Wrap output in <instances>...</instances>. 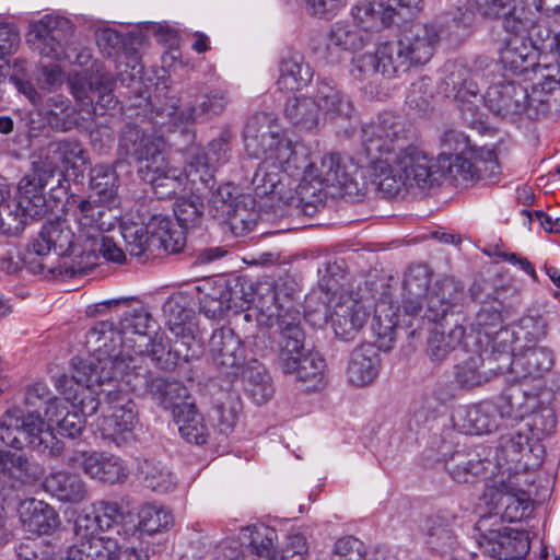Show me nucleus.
I'll return each instance as SVG.
<instances>
[{
  "instance_id": "nucleus-4",
  "label": "nucleus",
  "mask_w": 560,
  "mask_h": 560,
  "mask_svg": "<svg viewBox=\"0 0 560 560\" xmlns=\"http://www.w3.org/2000/svg\"><path fill=\"white\" fill-rule=\"evenodd\" d=\"M121 328L118 330L114 323L108 320L98 322L86 334V342L93 348V353L86 359L75 358L73 364H78V377L86 381V371L101 372L100 377L118 378L124 372L120 364L130 365L135 358L129 354L132 348V339L125 340Z\"/></svg>"
},
{
  "instance_id": "nucleus-59",
  "label": "nucleus",
  "mask_w": 560,
  "mask_h": 560,
  "mask_svg": "<svg viewBox=\"0 0 560 560\" xmlns=\"http://www.w3.org/2000/svg\"><path fill=\"white\" fill-rule=\"evenodd\" d=\"M211 161L207 153H203L199 148L191 147L187 152V163L183 172V179L189 180L196 190L200 191L198 185L209 188V183L213 179L210 166Z\"/></svg>"
},
{
  "instance_id": "nucleus-34",
  "label": "nucleus",
  "mask_w": 560,
  "mask_h": 560,
  "mask_svg": "<svg viewBox=\"0 0 560 560\" xmlns=\"http://www.w3.org/2000/svg\"><path fill=\"white\" fill-rule=\"evenodd\" d=\"M152 252L163 250L167 254L179 253L185 244V231L167 215L155 214L147 223Z\"/></svg>"
},
{
  "instance_id": "nucleus-52",
  "label": "nucleus",
  "mask_w": 560,
  "mask_h": 560,
  "mask_svg": "<svg viewBox=\"0 0 560 560\" xmlns=\"http://www.w3.org/2000/svg\"><path fill=\"white\" fill-rule=\"evenodd\" d=\"M316 101L319 113L349 117L353 110L352 103L336 85L328 80L317 82Z\"/></svg>"
},
{
  "instance_id": "nucleus-15",
  "label": "nucleus",
  "mask_w": 560,
  "mask_h": 560,
  "mask_svg": "<svg viewBox=\"0 0 560 560\" xmlns=\"http://www.w3.org/2000/svg\"><path fill=\"white\" fill-rule=\"evenodd\" d=\"M71 94L82 110L98 114V109H109L116 105L113 95L115 85L109 73L88 75L85 72H73L68 77Z\"/></svg>"
},
{
  "instance_id": "nucleus-23",
  "label": "nucleus",
  "mask_w": 560,
  "mask_h": 560,
  "mask_svg": "<svg viewBox=\"0 0 560 560\" xmlns=\"http://www.w3.org/2000/svg\"><path fill=\"white\" fill-rule=\"evenodd\" d=\"M164 148H159L156 153L143 160L139 167L140 177L154 189L159 198H166L175 195L182 185L183 172L170 162L163 154Z\"/></svg>"
},
{
  "instance_id": "nucleus-43",
  "label": "nucleus",
  "mask_w": 560,
  "mask_h": 560,
  "mask_svg": "<svg viewBox=\"0 0 560 560\" xmlns=\"http://www.w3.org/2000/svg\"><path fill=\"white\" fill-rule=\"evenodd\" d=\"M284 117L299 131H314L320 126L323 114L313 97L298 96L287 101Z\"/></svg>"
},
{
  "instance_id": "nucleus-21",
  "label": "nucleus",
  "mask_w": 560,
  "mask_h": 560,
  "mask_svg": "<svg viewBox=\"0 0 560 560\" xmlns=\"http://www.w3.org/2000/svg\"><path fill=\"white\" fill-rule=\"evenodd\" d=\"M68 464L81 468L85 475L104 483L124 482L128 469L124 460L115 455L98 452H74Z\"/></svg>"
},
{
  "instance_id": "nucleus-42",
  "label": "nucleus",
  "mask_w": 560,
  "mask_h": 560,
  "mask_svg": "<svg viewBox=\"0 0 560 560\" xmlns=\"http://www.w3.org/2000/svg\"><path fill=\"white\" fill-rule=\"evenodd\" d=\"M20 517L28 532L39 535H47L59 525V517L54 508L35 499L21 504Z\"/></svg>"
},
{
  "instance_id": "nucleus-53",
  "label": "nucleus",
  "mask_w": 560,
  "mask_h": 560,
  "mask_svg": "<svg viewBox=\"0 0 560 560\" xmlns=\"http://www.w3.org/2000/svg\"><path fill=\"white\" fill-rule=\"evenodd\" d=\"M375 54L380 61L381 74L384 78L399 77L412 67L399 39L381 44Z\"/></svg>"
},
{
  "instance_id": "nucleus-28",
  "label": "nucleus",
  "mask_w": 560,
  "mask_h": 560,
  "mask_svg": "<svg viewBox=\"0 0 560 560\" xmlns=\"http://www.w3.org/2000/svg\"><path fill=\"white\" fill-rule=\"evenodd\" d=\"M31 243L32 253H35L40 261L51 250L59 256L77 253L75 235L66 220L46 223Z\"/></svg>"
},
{
  "instance_id": "nucleus-48",
  "label": "nucleus",
  "mask_w": 560,
  "mask_h": 560,
  "mask_svg": "<svg viewBox=\"0 0 560 560\" xmlns=\"http://www.w3.org/2000/svg\"><path fill=\"white\" fill-rule=\"evenodd\" d=\"M26 267L34 275L45 273L46 266L32 253V243L27 246L25 253L14 243H7L0 247V270L7 275H15Z\"/></svg>"
},
{
  "instance_id": "nucleus-10",
  "label": "nucleus",
  "mask_w": 560,
  "mask_h": 560,
  "mask_svg": "<svg viewBox=\"0 0 560 560\" xmlns=\"http://www.w3.org/2000/svg\"><path fill=\"white\" fill-rule=\"evenodd\" d=\"M493 516H482L476 524L480 533L477 542L480 551L493 559L511 560L526 556L530 549L528 535L518 529H514L500 524L492 527ZM497 521V517L494 516Z\"/></svg>"
},
{
  "instance_id": "nucleus-31",
  "label": "nucleus",
  "mask_w": 560,
  "mask_h": 560,
  "mask_svg": "<svg viewBox=\"0 0 560 560\" xmlns=\"http://www.w3.org/2000/svg\"><path fill=\"white\" fill-rule=\"evenodd\" d=\"M491 460L468 448L455 450L444 459V467L451 478L458 483H472L490 476Z\"/></svg>"
},
{
  "instance_id": "nucleus-18",
  "label": "nucleus",
  "mask_w": 560,
  "mask_h": 560,
  "mask_svg": "<svg viewBox=\"0 0 560 560\" xmlns=\"http://www.w3.org/2000/svg\"><path fill=\"white\" fill-rule=\"evenodd\" d=\"M208 360L219 374L238 376L245 363V348L240 337L228 327L215 329L209 340Z\"/></svg>"
},
{
  "instance_id": "nucleus-54",
  "label": "nucleus",
  "mask_w": 560,
  "mask_h": 560,
  "mask_svg": "<svg viewBox=\"0 0 560 560\" xmlns=\"http://www.w3.org/2000/svg\"><path fill=\"white\" fill-rule=\"evenodd\" d=\"M509 315L510 307L505 306L502 301L497 298L488 299L482 302L471 322V329L479 334L483 332L486 336H490L493 329L501 327Z\"/></svg>"
},
{
  "instance_id": "nucleus-32",
  "label": "nucleus",
  "mask_w": 560,
  "mask_h": 560,
  "mask_svg": "<svg viewBox=\"0 0 560 560\" xmlns=\"http://www.w3.org/2000/svg\"><path fill=\"white\" fill-rule=\"evenodd\" d=\"M77 221L81 236L97 241L114 229L118 217L115 210L102 203L82 200L78 207Z\"/></svg>"
},
{
  "instance_id": "nucleus-57",
  "label": "nucleus",
  "mask_w": 560,
  "mask_h": 560,
  "mask_svg": "<svg viewBox=\"0 0 560 560\" xmlns=\"http://www.w3.org/2000/svg\"><path fill=\"white\" fill-rule=\"evenodd\" d=\"M296 366L287 374H295L296 378L305 384L307 389H319L324 385L326 362L318 352H308L296 360Z\"/></svg>"
},
{
  "instance_id": "nucleus-27",
  "label": "nucleus",
  "mask_w": 560,
  "mask_h": 560,
  "mask_svg": "<svg viewBox=\"0 0 560 560\" xmlns=\"http://www.w3.org/2000/svg\"><path fill=\"white\" fill-rule=\"evenodd\" d=\"M230 102L225 89H212L199 96L196 104L177 113L173 117L174 131L190 136L189 126L196 121H203L221 115Z\"/></svg>"
},
{
  "instance_id": "nucleus-25",
  "label": "nucleus",
  "mask_w": 560,
  "mask_h": 560,
  "mask_svg": "<svg viewBox=\"0 0 560 560\" xmlns=\"http://www.w3.org/2000/svg\"><path fill=\"white\" fill-rule=\"evenodd\" d=\"M70 30L68 20L59 16L45 15L31 25L33 45L42 56L54 60L65 59L66 31Z\"/></svg>"
},
{
  "instance_id": "nucleus-61",
  "label": "nucleus",
  "mask_w": 560,
  "mask_h": 560,
  "mask_svg": "<svg viewBox=\"0 0 560 560\" xmlns=\"http://www.w3.org/2000/svg\"><path fill=\"white\" fill-rule=\"evenodd\" d=\"M243 536L249 538L248 549L252 555L259 558L270 560L275 559L278 555L276 540L278 538L277 532L268 526H254L243 529Z\"/></svg>"
},
{
  "instance_id": "nucleus-44",
  "label": "nucleus",
  "mask_w": 560,
  "mask_h": 560,
  "mask_svg": "<svg viewBox=\"0 0 560 560\" xmlns=\"http://www.w3.org/2000/svg\"><path fill=\"white\" fill-rule=\"evenodd\" d=\"M44 486L59 501L67 503H80L88 495V488L82 478L68 471L50 474L45 479Z\"/></svg>"
},
{
  "instance_id": "nucleus-40",
  "label": "nucleus",
  "mask_w": 560,
  "mask_h": 560,
  "mask_svg": "<svg viewBox=\"0 0 560 560\" xmlns=\"http://www.w3.org/2000/svg\"><path fill=\"white\" fill-rule=\"evenodd\" d=\"M313 70L296 51H289L279 62L277 86L282 91H299L306 86L313 78Z\"/></svg>"
},
{
  "instance_id": "nucleus-62",
  "label": "nucleus",
  "mask_w": 560,
  "mask_h": 560,
  "mask_svg": "<svg viewBox=\"0 0 560 560\" xmlns=\"http://www.w3.org/2000/svg\"><path fill=\"white\" fill-rule=\"evenodd\" d=\"M253 203L254 201L249 196H244L232 208L229 215H225L222 220L230 225L235 235H244L255 228L258 213L255 211Z\"/></svg>"
},
{
  "instance_id": "nucleus-64",
  "label": "nucleus",
  "mask_w": 560,
  "mask_h": 560,
  "mask_svg": "<svg viewBox=\"0 0 560 560\" xmlns=\"http://www.w3.org/2000/svg\"><path fill=\"white\" fill-rule=\"evenodd\" d=\"M90 188L98 197L100 201L113 200L118 190V176L115 170L107 165H95L92 167L90 172Z\"/></svg>"
},
{
  "instance_id": "nucleus-46",
  "label": "nucleus",
  "mask_w": 560,
  "mask_h": 560,
  "mask_svg": "<svg viewBox=\"0 0 560 560\" xmlns=\"http://www.w3.org/2000/svg\"><path fill=\"white\" fill-rule=\"evenodd\" d=\"M505 372L504 368L491 366L486 369V361L481 354L471 355L455 366V382L462 388L471 389L490 382L497 374Z\"/></svg>"
},
{
  "instance_id": "nucleus-16",
  "label": "nucleus",
  "mask_w": 560,
  "mask_h": 560,
  "mask_svg": "<svg viewBox=\"0 0 560 560\" xmlns=\"http://www.w3.org/2000/svg\"><path fill=\"white\" fill-rule=\"evenodd\" d=\"M512 406L504 399L485 400L471 406L460 407L453 415L455 428L464 434L479 435L490 433L499 427V419L511 417Z\"/></svg>"
},
{
  "instance_id": "nucleus-13",
  "label": "nucleus",
  "mask_w": 560,
  "mask_h": 560,
  "mask_svg": "<svg viewBox=\"0 0 560 560\" xmlns=\"http://www.w3.org/2000/svg\"><path fill=\"white\" fill-rule=\"evenodd\" d=\"M459 9L471 13L472 19L479 13L487 20H502L506 33H526L535 26L534 13L525 7L524 0H475L455 10Z\"/></svg>"
},
{
  "instance_id": "nucleus-14",
  "label": "nucleus",
  "mask_w": 560,
  "mask_h": 560,
  "mask_svg": "<svg viewBox=\"0 0 560 560\" xmlns=\"http://www.w3.org/2000/svg\"><path fill=\"white\" fill-rule=\"evenodd\" d=\"M78 364H73V374L61 375L56 386L65 396L62 399L67 401L71 408L78 410L84 418L95 415L100 406L98 395L94 386H103L105 384L117 383V378H105L101 376L98 371H86V381L78 377Z\"/></svg>"
},
{
  "instance_id": "nucleus-39",
  "label": "nucleus",
  "mask_w": 560,
  "mask_h": 560,
  "mask_svg": "<svg viewBox=\"0 0 560 560\" xmlns=\"http://www.w3.org/2000/svg\"><path fill=\"white\" fill-rule=\"evenodd\" d=\"M380 370V357L374 346L366 343L357 347L350 357L347 369L348 380L355 386L371 384Z\"/></svg>"
},
{
  "instance_id": "nucleus-33",
  "label": "nucleus",
  "mask_w": 560,
  "mask_h": 560,
  "mask_svg": "<svg viewBox=\"0 0 560 560\" xmlns=\"http://www.w3.org/2000/svg\"><path fill=\"white\" fill-rule=\"evenodd\" d=\"M38 162L43 166L51 168V176L55 177L60 165L66 170H73L74 174L83 172V166L88 163V152L77 140H60L51 142Z\"/></svg>"
},
{
  "instance_id": "nucleus-37",
  "label": "nucleus",
  "mask_w": 560,
  "mask_h": 560,
  "mask_svg": "<svg viewBox=\"0 0 560 560\" xmlns=\"http://www.w3.org/2000/svg\"><path fill=\"white\" fill-rule=\"evenodd\" d=\"M159 148H164L163 138L147 133L138 126L128 125L120 133L119 153L138 162H143L149 155L156 153Z\"/></svg>"
},
{
  "instance_id": "nucleus-20",
  "label": "nucleus",
  "mask_w": 560,
  "mask_h": 560,
  "mask_svg": "<svg viewBox=\"0 0 560 560\" xmlns=\"http://www.w3.org/2000/svg\"><path fill=\"white\" fill-rule=\"evenodd\" d=\"M51 168L43 166L38 161L33 163V172L21 178L14 199L28 213L31 219L44 218L52 210V202L45 196V189L52 179Z\"/></svg>"
},
{
  "instance_id": "nucleus-58",
  "label": "nucleus",
  "mask_w": 560,
  "mask_h": 560,
  "mask_svg": "<svg viewBox=\"0 0 560 560\" xmlns=\"http://www.w3.org/2000/svg\"><path fill=\"white\" fill-rule=\"evenodd\" d=\"M119 233L125 242L126 252L131 256L141 257L153 255L150 233L147 224L139 222L120 221Z\"/></svg>"
},
{
  "instance_id": "nucleus-38",
  "label": "nucleus",
  "mask_w": 560,
  "mask_h": 560,
  "mask_svg": "<svg viewBox=\"0 0 560 560\" xmlns=\"http://www.w3.org/2000/svg\"><path fill=\"white\" fill-rule=\"evenodd\" d=\"M431 271L428 266L415 264L408 268L404 279L405 299L404 313L408 316H418L423 310L422 299L431 288Z\"/></svg>"
},
{
  "instance_id": "nucleus-60",
  "label": "nucleus",
  "mask_w": 560,
  "mask_h": 560,
  "mask_svg": "<svg viewBox=\"0 0 560 560\" xmlns=\"http://www.w3.org/2000/svg\"><path fill=\"white\" fill-rule=\"evenodd\" d=\"M465 327L455 325L447 332L434 329L429 338L428 353L433 361H443L462 342Z\"/></svg>"
},
{
  "instance_id": "nucleus-2",
  "label": "nucleus",
  "mask_w": 560,
  "mask_h": 560,
  "mask_svg": "<svg viewBox=\"0 0 560 560\" xmlns=\"http://www.w3.org/2000/svg\"><path fill=\"white\" fill-rule=\"evenodd\" d=\"M244 147L247 154L262 159L252 184L257 197L269 195L285 197V179L300 178L307 165V148L293 142L266 115L252 117L244 129Z\"/></svg>"
},
{
  "instance_id": "nucleus-41",
  "label": "nucleus",
  "mask_w": 560,
  "mask_h": 560,
  "mask_svg": "<svg viewBox=\"0 0 560 560\" xmlns=\"http://www.w3.org/2000/svg\"><path fill=\"white\" fill-rule=\"evenodd\" d=\"M388 12L385 2L363 0L351 8L350 16L354 28L369 36L392 26Z\"/></svg>"
},
{
  "instance_id": "nucleus-1",
  "label": "nucleus",
  "mask_w": 560,
  "mask_h": 560,
  "mask_svg": "<svg viewBox=\"0 0 560 560\" xmlns=\"http://www.w3.org/2000/svg\"><path fill=\"white\" fill-rule=\"evenodd\" d=\"M408 133L405 120L392 112L362 127V147L371 159L369 177L385 198L405 188H431L436 180L432 158L411 143Z\"/></svg>"
},
{
  "instance_id": "nucleus-22",
  "label": "nucleus",
  "mask_w": 560,
  "mask_h": 560,
  "mask_svg": "<svg viewBox=\"0 0 560 560\" xmlns=\"http://www.w3.org/2000/svg\"><path fill=\"white\" fill-rule=\"evenodd\" d=\"M487 108L497 116L509 118L525 113L528 93L522 85L506 80L492 83L481 96Z\"/></svg>"
},
{
  "instance_id": "nucleus-5",
  "label": "nucleus",
  "mask_w": 560,
  "mask_h": 560,
  "mask_svg": "<svg viewBox=\"0 0 560 560\" xmlns=\"http://www.w3.org/2000/svg\"><path fill=\"white\" fill-rule=\"evenodd\" d=\"M25 412L22 406L8 409L0 418V440L15 450L30 447L39 454L58 457L63 443L58 440L42 415Z\"/></svg>"
},
{
  "instance_id": "nucleus-24",
  "label": "nucleus",
  "mask_w": 560,
  "mask_h": 560,
  "mask_svg": "<svg viewBox=\"0 0 560 560\" xmlns=\"http://www.w3.org/2000/svg\"><path fill=\"white\" fill-rule=\"evenodd\" d=\"M464 293V285L453 277L436 279L422 299L423 310L419 316L430 322H440L457 304Z\"/></svg>"
},
{
  "instance_id": "nucleus-50",
  "label": "nucleus",
  "mask_w": 560,
  "mask_h": 560,
  "mask_svg": "<svg viewBox=\"0 0 560 560\" xmlns=\"http://www.w3.org/2000/svg\"><path fill=\"white\" fill-rule=\"evenodd\" d=\"M399 307L387 298H382L374 308L372 329L381 340L380 348L389 349L399 324Z\"/></svg>"
},
{
  "instance_id": "nucleus-7",
  "label": "nucleus",
  "mask_w": 560,
  "mask_h": 560,
  "mask_svg": "<svg viewBox=\"0 0 560 560\" xmlns=\"http://www.w3.org/2000/svg\"><path fill=\"white\" fill-rule=\"evenodd\" d=\"M352 162L339 153H328L322 158L320 167L317 170L307 159L305 171L295 187L299 201L306 207L315 208L325 197V187L339 188L343 194L351 195L357 189Z\"/></svg>"
},
{
  "instance_id": "nucleus-17",
  "label": "nucleus",
  "mask_w": 560,
  "mask_h": 560,
  "mask_svg": "<svg viewBox=\"0 0 560 560\" xmlns=\"http://www.w3.org/2000/svg\"><path fill=\"white\" fill-rule=\"evenodd\" d=\"M520 474L494 480L485 493L495 508H503L501 518L514 523L527 517L532 512V500L520 483Z\"/></svg>"
},
{
  "instance_id": "nucleus-55",
  "label": "nucleus",
  "mask_w": 560,
  "mask_h": 560,
  "mask_svg": "<svg viewBox=\"0 0 560 560\" xmlns=\"http://www.w3.org/2000/svg\"><path fill=\"white\" fill-rule=\"evenodd\" d=\"M132 350L135 354L132 357H142L144 365H147V358H150L158 368L167 370L175 364L177 359L173 347L171 348L168 342L162 337L150 339L142 342L133 341Z\"/></svg>"
},
{
  "instance_id": "nucleus-49",
  "label": "nucleus",
  "mask_w": 560,
  "mask_h": 560,
  "mask_svg": "<svg viewBox=\"0 0 560 560\" xmlns=\"http://www.w3.org/2000/svg\"><path fill=\"white\" fill-rule=\"evenodd\" d=\"M45 417L48 424L55 423L61 435L74 439L79 436L84 428L85 418L74 408L65 401L55 400L45 409Z\"/></svg>"
},
{
  "instance_id": "nucleus-9",
  "label": "nucleus",
  "mask_w": 560,
  "mask_h": 560,
  "mask_svg": "<svg viewBox=\"0 0 560 560\" xmlns=\"http://www.w3.org/2000/svg\"><path fill=\"white\" fill-rule=\"evenodd\" d=\"M124 372L117 378L118 386H125L139 396H151L163 408L168 409L176 405L174 400L182 396L186 389L177 382L154 375L142 357H135L130 365L120 364Z\"/></svg>"
},
{
  "instance_id": "nucleus-6",
  "label": "nucleus",
  "mask_w": 560,
  "mask_h": 560,
  "mask_svg": "<svg viewBox=\"0 0 560 560\" xmlns=\"http://www.w3.org/2000/svg\"><path fill=\"white\" fill-rule=\"evenodd\" d=\"M471 25V13L462 12L460 9L451 10L433 22L415 25L398 39L412 67L425 65L432 58L441 38H458Z\"/></svg>"
},
{
  "instance_id": "nucleus-56",
  "label": "nucleus",
  "mask_w": 560,
  "mask_h": 560,
  "mask_svg": "<svg viewBox=\"0 0 560 560\" xmlns=\"http://www.w3.org/2000/svg\"><path fill=\"white\" fill-rule=\"evenodd\" d=\"M139 474L147 488L160 493L170 492L176 486V478L172 471L155 459H143L139 466Z\"/></svg>"
},
{
  "instance_id": "nucleus-47",
  "label": "nucleus",
  "mask_w": 560,
  "mask_h": 560,
  "mask_svg": "<svg viewBox=\"0 0 560 560\" xmlns=\"http://www.w3.org/2000/svg\"><path fill=\"white\" fill-rule=\"evenodd\" d=\"M172 411L178 431L187 442L197 445L206 443L207 428L201 413L198 412L194 404H177Z\"/></svg>"
},
{
  "instance_id": "nucleus-3",
  "label": "nucleus",
  "mask_w": 560,
  "mask_h": 560,
  "mask_svg": "<svg viewBox=\"0 0 560 560\" xmlns=\"http://www.w3.org/2000/svg\"><path fill=\"white\" fill-rule=\"evenodd\" d=\"M255 306L258 311L257 322L273 328L277 352V365L283 373L296 366V360L305 353V334L301 327V313L293 306L292 300L281 303L276 288L268 285L265 292L257 293Z\"/></svg>"
},
{
  "instance_id": "nucleus-51",
  "label": "nucleus",
  "mask_w": 560,
  "mask_h": 560,
  "mask_svg": "<svg viewBox=\"0 0 560 560\" xmlns=\"http://www.w3.org/2000/svg\"><path fill=\"white\" fill-rule=\"evenodd\" d=\"M244 386L247 395L257 405L266 404L275 394L270 374L257 360L248 362L244 370Z\"/></svg>"
},
{
  "instance_id": "nucleus-63",
  "label": "nucleus",
  "mask_w": 560,
  "mask_h": 560,
  "mask_svg": "<svg viewBox=\"0 0 560 560\" xmlns=\"http://www.w3.org/2000/svg\"><path fill=\"white\" fill-rule=\"evenodd\" d=\"M153 319L148 308L141 303L128 306L121 314L119 327L125 335L139 336L140 341L147 340V332L152 328Z\"/></svg>"
},
{
  "instance_id": "nucleus-12",
  "label": "nucleus",
  "mask_w": 560,
  "mask_h": 560,
  "mask_svg": "<svg viewBox=\"0 0 560 560\" xmlns=\"http://www.w3.org/2000/svg\"><path fill=\"white\" fill-rule=\"evenodd\" d=\"M472 71L462 60H448L441 68L440 90L446 97L454 98L464 115L469 114L474 119L479 112L481 95Z\"/></svg>"
},
{
  "instance_id": "nucleus-45",
  "label": "nucleus",
  "mask_w": 560,
  "mask_h": 560,
  "mask_svg": "<svg viewBox=\"0 0 560 560\" xmlns=\"http://www.w3.org/2000/svg\"><path fill=\"white\" fill-rule=\"evenodd\" d=\"M0 472L21 486H34L43 478L45 470L33 458L9 452L0 466Z\"/></svg>"
},
{
  "instance_id": "nucleus-8",
  "label": "nucleus",
  "mask_w": 560,
  "mask_h": 560,
  "mask_svg": "<svg viewBox=\"0 0 560 560\" xmlns=\"http://www.w3.org/2000/svg\"><path fill=\"white\" fill-rule=\"evenodd\" d=\"M96 514H80L74 522L75 542L70 546L71 560H117L121 555L117 535H105Z\"/></svg>"
},
{
  "instance_id": "nucleus-36",
  "label": "nucleus",
  "mask_w": 560,
  "mask_h": 560,
  "mask_svg": "<svg viewBox=\"0 0 560 560\" xmlns=\"http://www.w3.org/2000/svg\"><path fill=\"white\" fill-rule=\"evenodd\" d=\"M443 145L455 159L450 163V172L455 179L476 183V170L474 152L469 158L465 154L469 149L468 138L459 131L448 130L443 136Z\"/></svg>"
},
{
  "instance_id": "nucleus-11",
  "label": "nucleus",
  "mask_w": 560,
  "mask_h": 560,
  "mask_svg": "<svg viewBox=\"0 0 560 560\" xmlns=\"http://www.w3.org/2000/svg\"><path fill=\"white\" fill-rule=\"evenodd\" d=\"M101 393L105 395L106 415L98 420L97 430L104 440L120 446L132 438L138 422L136 404L120 389H102Z\"/></svg>"
},
{
  "instance_id": "nucleus-30",
  "label": "nucleus",
  "mask_w": 560,
  "mask_h": 560,
  "mask_svg": "<svg viewBox=\"0 0 560 560\" xmlns=\"http://www.w3.org/2000/svg\"><path fill=\"white\" fill-rule=\"evenodd\" d=\"M529 438L520 431L512 430L502 434L493 448L492 457H488L491 464L488 465L490 476L497 478H506L512 472V464H517L525 448L528 446Z\"/></svg>"
},
{
  "instance_id": "nucleus-29",
  "label": "nucleus",
  "mask_w": 560,
  "mask_h": 560,
  "mask_svg": "<svg viewBox=\"0 0 560 560\" xmlns=\"http://www.w3.org/2000/svg\"><path fill=\"white\" fill-rule=\"evenodd\" d=\"M139 521L136 524L124 523L115 534L124 537L125 540L131 542H143L145 537L152 536L163 529H167L173 523V517L170 512L162 506L154 504L143 505L138 514Z\"/></svg>"
},
{
  "instance_id": "nucleus-19",
  "label": "nucleus",
  "mask_w": 560,
  "mask_h": 560,
  "mask_svg": "<svg viewBox=\"0 0 560 560\" xmlns=\"http://www.w3.org/2000/svg\"><path fill=\"white\" fill-rule=\"evenodd\" d=\"M370 304L359 293H341L328 311V320L336 334L342 340L353 339L365 325L370 316Z\"/></svg>"
},
{
  "instance_id": "nucleus-26",
  "label": "nucleus",
  "mask_w": 560,
  "mask_h": 560,
  "mask_svg": "<svg viewBox=\"0 0 560 560\" xmlns=\"http://www.w3.org/2000/svg\"><path fill=\"white\" fill-rule=\"evenodd\" d=\"M532 30L526 33H508L499 50L500 62L513 74H527L536 66L538 50L532 43Z\"/></svg>"
},
{
  "instance_id": "nucleus-35",
  "label": "nucleus",
  "mask_w": 560,
  "mask_h": 560,
  "mask_svg": "<svg viewBox=\"0 0 560 560\" xmlns=\"http://www.w3.org/2000/svg\"><path fill=\"white\" fill-rule=\"evenodd\" d=\"M553 362V352L549 348L534 347L513 355L504 370L510 371L518 380L535 378L549 372Z\"/></svg>"
}]
</instances>
